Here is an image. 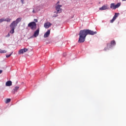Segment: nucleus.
Here are the masks:
<instances>
[{
    "instance_id": "f8f14e48",
    "label": "nucleus",
    "mask_w": 126,
    "mask_h": 126,
    "mask_svg": "<svg viewBox=\"0 0 126 126\" xmlns=\"http://www.w3.org/2000/svg\"><path fill=\"white\" fill-rule=\"evenodd\" d=\"M6 86H11L12 85V82L11 81H8L6 84H5Z\"/></svg>"
},
{
    "instance_id": "6e6552de",
    "label": "nucleus",
    "mask_w": 126,
    "mask_h": 126,
    "mask_svg": "<svg viewBox=\"0 0 126 126\" xmlns=\"http://www.w3.org/2000/svg\"><path fill=\"white\" fill-rule=\"evenodd\" d=\"M119 15H120V13H115L113 19L110 21L111 23H113V22H114V21H115V20L117 19V18L119 17Z\"/></svg>"
},
{
    "instance_id": "9d476101",
    "label": "nucleus",
    "mask_w": 126,
    "mask_h": 126,
    "mask_svg": "<svg viewBox=\"0 0 126 126\" xmlns=\"http://www.w3.org/2000/svg\"><path fill=\"white\" fill-rule=\"evenodd\" d=\"M52 26V24L50 22H47L45 23L44 25V27L46 28V29H48V28H50Z\"/></svg>"
},
{
    "instance_id": "393cba45",
    "label": "nucleus",
    "mask_w": 126,
    "mask_h": 126,
    "mask_svg": "<svg viewBox=\"0 0 126 126\" xmlns=\"http://www.w3.org/2000/svg\"><path fill=\"white\" fill-rule=\"evenodd\" d=\"M59 3H60V1L57 2V5H60V4H59Z\"/></svg>"
},
{
    "instance_id": "f03ea898",
    "label": "nucleus",
    "mask_w": 126,
    "mask_h": 126,
    "mask_svg": "<svg viewBox=\"0 0 126 126\" xmlns=\"http://www.w3.org/2000/svg\"><path fill=\"white\" fill-rule=\"evenodd\" d=\"M16 26H17V24H16L15 22L14 21H13L10 25V28L11 29L10 33L11 34H13V33H14V30L16 28Z\"/></svg>"
},
{
    "instance_id": "423d86ee",
    "label": "nucleus",
    "mask_w": 126,
    "mask_h": 126,
    "mask_svg": "<svg viewBox=\"0 0 126 126\" xmlns=\"http://www.w3.org/2000/svg\"><path fill=\"white\" fill-rule=\"evenodd\" d=\"M63 5H57L56 6V10H57V13H62V11H63V9L61 8Z\"/></svg>"
},
{
    "instance_id": "2eb2a0df",
    "label": "nucleus",
    "mask_w": 126,
    "mask_h": 126,
    "mask_svg": "<svg viewBox=\"0 0 126 126\" xmlns=\"http://www.w3.org/2000/svg\"><path fill=\"white\" fill-rule=\"evenodd\" d=\"M7 51H6L5 50H2L0 49V54H5L7 53Z\"/></svg>"
},
{
    "instance_id": "4468645a",
    "label": "nucleus",
    "mask_w": 126,
    "mask_h": 126,
    "mask_svg": "<svg viewBox=\"0 0 126 126\" xmlns=\"http://www.w3.org/2000/svg\"><path fill=\"white\" fill-rule=\"evenodd\" d=\"M19 89V87H15V88L13 89V90L12 91L13 93H15V92H17V90H18Z\"/></svg>"
},
{
    "instance_id": "aec40b11",
    "label": "nucleus",
    "mask_w": 126,
    "mask_h": 126,
    "mask_svg": "<svg viewBox=\"0 0 126 126\" xmlns=\"http://www.w3.org/2000/svg\"><path fill=\"white\" fill-rule=\"evenodd\" d=\"M23 50L24 51V53H26L28 51V49L27 48H24L23 49Z\"/></svg>"
},
{
    "instance_id": "f3484780",
    "label": "nucleus",
    "mask_w": 126,
    "mask_h": 126,
    "mask_svg": "<svg viewBox=\"0 0 126 126\" xmlns=\"http://www.w3.org/2000/svg\"><path fill=\"white\" fill-rule=\"evenodd\" d=\"M11 100V99H10V98L7 99L5 101L6 104L9 103V102H10Z\"/></svg>"
},
{
    "instance_id": "5701e85b",
    "label": "nucleus",
    "mask_w": 126,
    "mask_h": 126,
    "mask_svg": "<svg viewBox=\"0 0 126 126\" xmlns=\"http://www.w3.org/2000/svg\"><path fill=\"white\" fill-rule=\"evenodd\" d=\"M21 1L22 3V4H23L24 3V0H21Z\"/></svg>"
},
{
    "instance_id": "dca6fc26",
    "label": "nucleus",
    "mask_w": 126,
    "mask_h": 126,
    "mask_svg": "<svg viewBox=\"0 0 126 126\" xmlns=\"http://www.w3.org/2000/svg\"><path fill=\"white\" fill-rule=\"evenodd\" d=\"M4 21H6V22H10V21H11V19H9V18L4 19Z\"/></svg>"
},
{
    "instance_id": "bb28decb",
    "label": "nucleus",
    "mask_w": 126,
    "mask_h": 126,
    "mask_svg": "<svg viewBox=\"0 0 126 126\" xmlns=\"http://www.w3.org/2000/svg\"><path fill=\"white\" fill-rule=\"evenodd\" d=\"M2 73V70H0V74H1V73Z\"/></svg>"
},
{
    "instance_id": "0eeeda50",
    "label": "nucleus",
    "mask_w": 126,
    "mask_h": 126,
    "mask_svg": "<svg viewBox=\"0 0 126 126\" xmlns=\"http://www.w3.org/2000/svg\"><path fill=\"white\" fill-rule=\"evenodd\" d=\"M39 32H40V29L38 28L36 30V31L34 32V34L32 36V38H33V37H34V38H37V37L39 36Z\"/></svg>"
},
{
    "instance_id": "412c9836",
    "label": "nucleus",
    "mask_w": 126,
    "mask_h": 126,
    "mask_svg": "<svg viewBox=\"0 0 126 126\" xmlns=\"http://www.w3.org/2000/svg\"><path fill=\"white\" fill-rule=\"evenodd\" d=\"M4 22V18H1L0 19V23Z\"/></svg>"
},
{
    "instance_id": "a211bd4d",
    "label": "nucleus",
    "mask_w": 126,
    "mask_h": 126,
    "mask_svg": "<svg viewBox=\"0 0 126 126\" xmlns=\"http://www.w3.org/2000/svg\"><path fill=\"white\" fill-rule=\"evenodd\" d=\"M24 53L23 49L20 50L19 51V54H23Z\"/></svg>"
},
{
    "instance_id": "9b49d317",
    "label": "nucleus",
    "mask_w": 126,
    "mask_h": 126,
    "mask_svg": "<svg viewBox=\"0 0 126 126\" xmlns=\"http://www.w3.org/2000/svg\"><path fill=\"white\" fill-rule=\"evenodd\" d=\"M51 33V30H48L44 34V37L48 38L49 36H50V34Z\"/></svg>"
},
{
    "instance_id": "20e7f679",
    "label": "nucleus",
    "mask_w": 126,
    "mask_h": 126,
    "mask_svg": "<svg viewBox=\"0 0 126 126\" xmlns=\"http://www.w3.org/2000/svg\"><path fill=\"white\" fill-rule=\"evenodd\" d=\"M121 2H119L117 4H116L115 3H112L110 4V8L113 10H115L116 8H119V7L121 6Z\"/></svg>"
},
{
    "instance_id": "4be33fe9",
    "label": "nucleus",
    "mask_w": 126,
    "mask_h": 126,
    "mask_svg": "<svg viewBox=\"0 0 126 126\" xmlns=\"http://www.w3.org/2000/svg\"><path fill=\"white\" fill-rule=\"evenodd\" d=\"M34 21L35 23H36L38 22V20L34 19Z\"/></svg>"
},
{
    "instance_id": "7ed1b4c3",
    "label": "nucleus",
    "mask_w": 126,
    "mask_h": 126,
    "mask_svg": "<svg viewBox=\"0 0 126 126\" xmlns=\"http://www.w3.org/2000/svg\"><path fill=\"white\" fill-rule=\"evenodd\" d=\"M28 26L31 28L32 30H36L37 28V24L35 22H32L28 24Z\"/></svg>"
},
{
    "instance_id": "cd10ccee",
    "label": "nucleus",
    "mask_w": 126,
    "mask_h": 126,
    "mask_svg": "<svg viewBox=\"0 0 126 126\" xmlns=\"http://www.w3.org/2000/svg\"><path fill=\"white\" fill-rule=\"evenodd\" d=\"M8 37H9V36H10V35H9V34H8Z\"/></svg>"
},
{
    "instance_id": "b1692460",
    "label": "nucleus",
    "mask_w": 126,
    "mask_h": 126,
    "mask_svg": "<svg viewBox=\"0 0 126 126\" xmlns=\"http://www.w3.org/2000/svg\"><path fill=\"white\" fill-rule=\"evenodd\" d=\"M58 17V15H54L53 16V17Z\"/></svg>"
},
{
    "instance_id": "1a4fd4ad",
    "label": "nucleus",
    "mask_w": 126,
    "mask_h": 126,
    "mask_svg": "<svg viewBox=\"0 0 126 126\" xmlns=\"http://www.w3.org/2000/svg\"><path fill=\"white\" fill-rule=\"evenodd\" d=\"M106 9H109V6H108V4H104L101 7L99 8V10H106Z\"/></svg>"
},
{
    "instance_id": "6ab92c4d",
    "label": "nucleus",
    "mask_w": 126,
    "mask_h": 126,
    "mask_svg": "<svg viewBox=\"0 0 126 126\" xmlns=\"http://www.w3.org/2000/svg\"><path fill=\"white\" fill-rule=\"evenodd\" d=\"M13 53V52H12L9 55H6V58H9V57H10L11 56V55H12Z\"/></svg>"
},
{
    "instance_id": "c85d7f7f",
    "label": "nucleus",
    "mask_w": 126,
    "mask_h": 126,
    "mask_svg": "<svg viewBox=\"0 0 126 126\" xmlns=\"http://www.w3.org/2000/svg\"><path fill=\"white\" fill-rule=\"evenodd\" d=\"M123 1H126V0H122Z\"/></svg>"
},
{
    "instance_id": "39448f33",
    "label": "nucleus",
    "mask_w": 126,
    "mask_h": 126,
    "mask_svg": "<svg viewBox=\"0 0 126 126\" xmlns=\"http://www.w3.org/2000/svg\"><path fill=\"white\" fill-rule=\"evenodd\" d=\"M116 45V41L115 40H112L111 41L110 44H108L107 45V47L104 48V51H108L109 49H111V48H113V46Z\"/></svg>"
},
{
    "instance_id": "ddd939ff",
    "label": "nucleus",
    "mask_w": 126,
    "mask_h": 126,
    "mask_svg": "<svg viewBox=\"0 0 126 126\" xmlns=\"http://www.w3.org/2000/svg\"><path fill=\"white\" fill-rule=\"evenodd\" d=\"M20 21H21V18H18L15 21H14V22L17 25L18 24V23L20 22Z\"/></svg>"
},
{
    "instance_id": "a878e982",
    "label": "nucleus",
    "mask_w": 126,
    "mask_h": 126,
    "mask_svg": "<svg viewBox=\"0 0 126 126\" xmlns=\"http://www.w3.org/2000/svg\"><path fill=\"white\" fill-rule=\"evenodd\" d=\"M35 12H35V10L33 9V10H32V13H35Z\"/></svg>"
},
{
    "instance_id": "f257e3e1",
    "label": "nucleus",
    "mask_w": 126,
    "mask_h": 126,
    "mask_svg": "<svg viewBox=\"0 0 126 126\" xmlns=\"http://www.w3.org/2000/svg\"><path fill=\"white\" fill-rule=\"evenodd\" d=\"M95 34H97V32H94L93 31H91L90 30H81L79 33V38L78 40V42L83 43L85 41L86 36H87L88 35H95Z\"/></svg>"
}]
</instances>
